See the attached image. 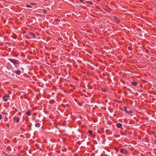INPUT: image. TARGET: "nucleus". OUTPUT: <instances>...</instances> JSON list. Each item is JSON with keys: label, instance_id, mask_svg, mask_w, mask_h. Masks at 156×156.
Here are the masks:
<instances>
[{"label": "nucleus", "instance_id": "obj_14", "mask_svg": "<svg viewBox=\"0 0 156 156\" xmlns=\"http://www.w3.org/2000/svg\"><path fill=\"white\" fill-rule=\"evenodd\" d=\"M26 114L27 115H29L30 114V112L29 111H27L26 112Z\"/></svg>", "mask_w": 156, "mask_h": 156}, {"label": "nucleus", "instance_id": "obj_20", "mask_svg": "<svg viewBox=\"0 0 156 156\" xmlns=\"http://www.w3.org/2000/svg\"><path fill=\"white\" fill-rule=\"evenodd\" d=\"M31 128H30V129H29V130H31Z\"/></svg>", "mask_w": 156, "mask_h": 156}, {"label": "nucleus", "instance_id": "obj_18", "mask_svg": "<svg viewBox=\"0 0 156 156\" xmlns=\"http://www.w3.org/2000/svg\"><path fill=\"white\" fill-rule=\"evenodd\" d=\"M56 20L57 21H59L60 20Z\"/></svg>", "mask_w": 156, "mask_h": 156}, {"label": "nucleus", "instance_id": "obj_4", "mask_svg": "<svg viewBox=\"0 0 156 156\" xmlns=\"http://www.w3.org/2000/svg\"><path fill=\"white\" fill-rule=\"evenodd\" d=\"M29 36L30 37H33L34 38L35 37V34H33L32 33H29Z\"/></svg>", "mask_w": 156, "mask_h": 156}, {"label": "nucleus", "instance_id": "obj_10", "mask_svg": "<svg viewBox=\"0 0 156 156\" xmlns=\"http://www.w3.org/2000/svg\"><path fill=\"white\" fill-rule=\"evenodd\" d=\"M16 73L18 74H20L21 73V72L20 70H17L16 71Z\"/></svg>", "mask_w": 156, "mask_h": 156}, {"label": "nucleus", "instance_id": "obj_11", "mask_svg": "<svg viewBox=\"0 0 156 156\" xmlns=\"http://www.w3.org/2000/svg\"><path fill=\"white\" fill-rule=\"evenodd\" d=\"M40 126V124L38 123H37L35 125V127H39Z\"/></svg>", "mask_w": 156, "mask_h": 156}, {"label": "nucleus", "instance_id": "obj_12", "mask_svg": "<svg viewBox=\"0 0 156 156\" xmlns=\"http://www.w3.org/2000/svg\"><path fill=\"white\" fill-rule=\"evenodd\" d=\"M116 126H117V127H121L122 124L120 123H117L116 124Z\"/></svg>", "mask_w": 156, "mask_h": 156}, {"label": "nucleus", "instance_id": "obj_7", "mask_svg": "<svg viewBox=\"0 0 156 156\" xmlns=\"http://www.w3.org/2000/svg\"><path fill=\"white\" fill-rule=\"evenodd\" d=\"M9 97L8 95H5L3 98L4 100L5 101H6L7 100V98Z\"/></svg>", "mask_w": 156, "mask_h": 156}, {"label": "nucleus", "instance_id": "obj_15", "mask_svg": "<svg viewBox=\"0 0 156 156\" xmlns=\"http://www.w3.org/2000/svg\"><path fill=\"white\" fill-rule=\"evenodd\" d=\"M27 6L28 8L31 7V6L29 5H27Z\"/></svg>", "mask_w": 156, "mask_h": 156}, {"label": "nucleus", "instance_id": "obj_8", "mask_svg": "<svg viewBox=\"0 0 156 156\" xmlns=\"http://www.w3.org/2000/svg\"><path fill=\"white\" fill-rule=\"evenodd\" d=\"M132 84L134 86H136L137 84V83L136 82H132Z\"/></svg>", "mask_w": 156, "mask_h": 156}, {"label": "nucleus", "instance_id": "obj_1", "mask_svg": "<svg viewBox=\"0 0 156 156\" xmlns=\"http://www.w3.org/2000/svg\"><path fill=\"white\" fill-rule=\"evenodd\" d=\"M9 60L14 65H16L18 64V61L17 60L10 58L9 59Z\"/></svg>", "mask_w": 156, "mask_h": 156}, {"label": "nucleus", "instance_id": "obj_2", "mask_svg": "<svg viewBox=\"0 0 156 156\" xmlns=\"http://www.w3.org/2000/svg\"><path fill=\"white\" fill-rule=\"evenodd\" d=\"M125 111L128 114H130L131 113V111L128 107H124Z\"/></svg>", "mask_w": 156, "mask_h": 156}, {"label": "nucleus", "instance_id": "obj_5", "mask_svg": "<svg viewBox=\"0 0 156 156\" xmlns=\"http://www.w3.org/2000/svg\"><path fill=\"white\" fill-rule=\"evenodd\" d=\"M120 151L121 153L124 154H126L127 153V151L125 149H121Z\"/></svg>", "mask_w": 156, "mask_h": 156}, {"label": "nucleus", "instance_id": "obj_16", "mask_svg": "<svg viewBox=\"0 0 156 156\" xmlns=\"http://www.w3.org/2000/svg\"><path fill=\"white\" fill-rule=\"evenodd\" d=\"M2 116L1 115H0V120L2 119Z\"/></svg>", "mask_w": 156, "mask_h": 156}, {"label": "nucleus", "instance_id": "obj_6", "mask_svg": "<svg viewBox=\"0 0 156 156\" xmlns=\"http://www.w3.org/2000/svg\"><path fill=\"white\" fill-rule=\"evenodd\" d=\"M114 20L117 22V23H120L119 20L116 17H114Z\"/></svg>", "mask_w": 156, "mask_h": 156}, {"label": "nucleus", "instance_id": "obj_13", "mask_svg": "<svg viewBox=\"0 0 156 156\" xmlns=\"http://www.w3.org/2000/svg\"><path fill=\"white\" fill-rule=\"evenodd\" d=\"M25 38L27 39H30V36H29L27 35H26L25 36Z\"/></svg>", "mask_w": 156, "mask_h": 156}, {"label": "nucleus", "instance_id": "obj_19", "mask_svg": "<svg viewBox=\"0 0 156 156\" xmlns=\"http://www.w3.org/2000/svg\"><path fill=\"white\" fill-rule=\"evenodd\" d=\"M28 127H30V126H28Z\"/></svg>", "mask_w": 156, "mask_h": 156}, {"label": "nucleus", "instance_id": "obj_17", "mask_svg": "<svg viewBox=\"0 0 156 156\" xmlns=\"http://www.w3.org/2000/svg\"><path fill=\"white\" fill-rule=\"evenodd\" d=\"M80 2H81L83 3V1L84 0H80Z\"/></svg>", "mask_w": 156, "mask_h": 156}, {"label": "nucleus", "instance_id": "obj_3", "mask_svg": "<svg viewBox=\"0 0 156 156\" xmlns=\"http://www.w3.org/2000/svg\"><path fill=\"white\" fill-rule=\"evenodd\" d=\"M14 120L16 123L18 122L19 121V118L18 117H15L14 118Z\"/></svg>", "mask_w": 156, "mask_h": 156}, {"label": "nucleus", "instance_id": "obj_9", "mask_svg": "<svg viewBox=\"0 0 156 156\" xmlns=\"http://www.w3.org/2000/svg\"><path fill=\"white\" fill-rule=\"evenodd\" d=\"M88 133L90 134V135H91L92 133V131L91 130H89L88 131Z\"/></svg>", "mask_w": 156, "mask_h": 156}]
</instances>
